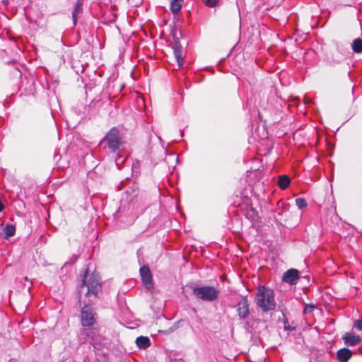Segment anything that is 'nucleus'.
<instances>
[{
  "label": "nucleus",
  "mask_w": 362,
  "mask_h": 362,
  "mask_svg": "<svg viewBox=\"0 0 362 362\" xmlns=\"http://www.w3.org/2000/svg\"><path fill=\"white\" fill-rule=\"evenodd\" d=\"M351 47L355 53H361L362 52V39H355L351 44Z\"/></svg>",
  "instance_id": "a211bd4d"
},
{
  "label": "nucleus",
  "mask_w": 362,
  "mask_h": 362,
  "mask_svg": "<svg viewBox=\"0 0 362 362\" xmlns=\"http://www.w3.org/2000/svg\"><path fill=\"white\" fill-rule=\"evenodd\" d=\"M95 313L88 303H85L81 311V322L83 327H91L95 323Z\"/></svg>",
  "instance_id": "39448f33"
},
{
  "label": "nucleus",
  "mask_w": 362,
  "mask_h": 362,
  "mask_svg": "<svg viewBox=\"0 0 362 362\" xmlns=\"http://www.w3.org/2000/svg\"><path fill=\"white\" fill-rule=\"evenodd\" d=\"M4 209V205L3 203L0 201V212H1Z\"/></svg>",
  "instance_id": "393cba45"
},
{
  "label": "nucleus",
  "mask_w": 362,
  "mask_h": 362,
  "mask_svg": "<svg viewBox=\"0 0 362 362\" xmlns=\"http://www.w3.org/2000/svg\"><path fill=\"white\" fill-rule=\"evenodd\" d=\"M4 238L5 239H8V238L12 237L15 235L16 228L14 226H13L11 224H7L4 229Z\"/></svg>",
  "instance_id": "f3484780"
},
{
  "label": "nucleus",
  "mask_w": 362,
  "mask_h": 362,
  "mask_svg": "<svg viewBox=\"0 0 362 362\" xmlns=\"http://www.w3.org/2000/svg\"><path fill=\"white\" fill-rule=\"evenodd\" d=\"M88 274V269H86L84 272V277L82 281V284L78 288V300L81 301L82 295L84 294L88 298V302H91L93 299L97 297L98 292L100 288V284L99 280L95 277H90L88 282H86V278Z\"/></svg>",
  "instance_id": "f03ea898"
},
{
  "label": "nucleus",
  "mask_w": 362,
  "mask_h": 362,
  "mask_svg": "<svg viewBox=\"0 0 362 362\" xmlns=\"http://www.w3.org/2000/svg\"><path fill=\"white\" fill-rule=\"evenodd\" d=\"M296 204L300 209L307 206V202L305 199L301 197L296 199Z\"/></svg>",
  "instance_id": "412c9836"
},
{
  "label": "nucleus",
  "mask_w": 362,
  "mask_h": 362,
  "mask_svg": "<svg viewBox=\"0 0 362 362\" xmlns=\"http://www.w3.org/2000/svg\"><path fill=\"white\" fill-rule=\"evenodd\" d=\"M120 158H121V156L118 153L117 158L115 160L117 165L119 164L118 163H119Z\"/></svg>",
  "instance_id": "bb28decb"
},
{
  "label": "nucleus",
  "mask_w": 362,
  "mask_h": 362,
  "mask_svg": "<svg viewBox=\"0 0 362 362\" xmlns=\"http://www.w3.org/2000/svg\"><path fill=\"white\" fill-rule=\"evenodd\" d=\"M82 6L83 1L77 0L76 3L74 5V10L72 12V19L74 25H76L77 24L78 15L82 12Z\"/></svg>",
  "instance_id": "ddd939ff"
},
{
  "label": "nucleus",
  "mask_w": 362,
  "mask_h": 362,
  "mask_svg": "<svg viewBox=\"0 0 362 362\" xmlns=\"http://www.w3.org/2000/svg\"><path fill=\"white\" fill-rule=\"evenodd\" d=\"M299 273L296 269H289L284 274L282 280L291 286L296 285L300 278Z\"/></svg>",
  "instance_id": "6e6552de"
},
{
  "label": "nucleus",
  "mask_w": 362,
  "mask_h": 362,
  "mask_svg": "<svg viewBox=\"0 0 362 362\" xmlns=\"http://www.w3.org/2000/svg\"><path fill=\"white\" fill-rule=\"evenodd\" d=\"M255 300L257 307L263 312L274 310L276 306L274 291L265 286L257 288Z\"/></svg>",
  "instance_id": "f257e3e1"
},
{
  "label": "nucleus",
  "mask_w": 362,
  "mask_h": 362,
  "mask_svg": "<svg viewBox=\"0 0 362 362\" xmlns=\"http://www.w3.org/2000/svg\"><path fill=\"white\" fill-rule=\"evenodd\" d=\"M173 54L175 57L178 66L180 67L184 62V57L182 56V45L178 40H175L173 45Z\"/></svg>",
  "instance_id": "9b49d317"
},
{
  "label": "nucleus",
  "mask_w": 362,
  "mask_h": 362,
  "mask_svg": "<svg viewBox=\"0 0 362 362\" xmlns=\"http://www.w3.org/2000/svg\"><path fill=\"white\" fill-rule=\"evenodd\" d=\"M104 142L109 150L112 153L119 151L123 144L122 138L119 134V131L117 127H112L102 139L101 143Z\"/></svg>",
  "instance_id": "7ed1b4c3"
},
{
  "label": "nucleus",
  "mask_w": 362,
  "mask_h": 362,
  "mask_svg": "<svg viewBox=\"0 0 362 362\" xmlns=\"http://www.w3.org/2000/svg\"><path fill=\"white\" fill-rule=\"evenodd\" d=\"M254 321L259 322V319H256V320L251 319V320H247V322L245 323V329L246 330H247V331L253 330V322H254Z\"/></svg>",
  "instance_id": "4be33fe9"
},
{
  "label": "nucleus",
  "mask_w": 362,
  "mask_h": 362,
  "mask_svg": "<svg viewBox=\"0 0 362 362\" xmlns=\"http://www.w3.org/2000/svg\"><path fill=\"white\" fill-rule=\"evenodd\" d=\"M1 1L4 5H6L8 3V0H2Z\"/></svg>",
  "instance_id": "cd10ccee"
},
{
  "label": "nucleus",
  "mask_w": 362,
  "mask_h": 362,
  "mask_svg": "<svg viewBox=\"0 0 362 362\" xmlns=\"http://www.w3.org/2000/svg\"><path fill=\"white\" fill-rule=\"evenodd\" d=\"M202 1L209 8H215L219 4V0H202Z\"/></svg>",
  "instance_id": "aec40b11"
},
{
  "label": "nucleus",
  "mask_w": 362,
  "mask_h": 362,
  "mask_svg": "<svg viewBox=\"0 0 362 362\" xmlns=\"http://www.w3.org/2000/svg\"><path fill=\"white\" fill-rule=\"evenodd\" d=\"M342 339L344 344L347 346H354L360 343L361 339L358 335L354 334L353 333L346 332Z\"/></svg>",
  "instance_id": "9d476101"
},
{
  "label": "nucleus",
  "mask_w": 362,
  "mask_h": 362,
  "mask_svg": "<svg viewBox=\"0 0 362 362\" xmlns=\"http://www.w3.org/2000/svg\"><path fill=\"white\" fill-rule=\"evenodd\" d=\"M238 314L240 319H245L248 317L250 314L249 303L246 296L242 297L241 300L237 305Z\"/></svg>",
  "instance_id": "1a4fd4ad"
},
{
  "label": "nucleus",
  "mask_w": 362,
  "mask_h": 362,
  "mask_svg": "<svg viewBox=\"0 0 362 362\" xmlns=\"http://www.w3.org/2000/svg\"><path fill=\"white\" fill-rule=\"evenodd\" d=\"M183 0H171L170 10L174 13H178L182 6Z\"/></svg>",
  "instance_id": "2eb2a0df"
},
{
  "label": "nucleus",
  "mask_w": 362,
  "mask_h": 362,
  "mask_svg": "<svg viewBox=\"0 0 362 362\" xmlns=\"http://www.w3.org/2000/svg\"><path fill=\"white\" fill-rule=\"evenodd\" d=\"M98 336V331L96 328L84 327V328L81 329V330L79 341L81 343L88 342L90 344H93L95 341H97Z\"/></svg>",
  "instance_id": "423d86ee"
},
{
  "label": "nucleus",
  "mask_w": 362,
  "mask_h": 362,
  "mask_svg": "<svg viewBox=\"0 0 362 362\" xmlns=\"http://www.w3.org/2000/svg\"><path fill=\"white\" fill-rule=\"evenodd\" d=\"M354 327L358 330L362 331V316L361 317L360 319L354 321Z\"/></svg>",
  "instance_id": "5701e85b"
},
{
  "label": "nucleus",
  "mask_w": 362,
  "mask_h": 362,
  "mask_svg": "<svg viewBox=\"0 0 362 362\" xmlns=\"http://www.w3.org/2000/svg\"><path fill=\"white\" fill-rule=\"evenodd\" d=\"M245 216L250 221H253L257 218L258 214L257 211L254 208L250 207V209L246 210Z\"/></svg>",
  "instance_id": "6ab92c4d"
},
{
  "label": "nucleus",
  "mask_w": 362,
  "mask_h": 362,
  "mask_svg": "<svg viewBox=\"0 0 362 362\" xmlns=\"http://www.w3.org/2000/svg\"><path fill=\"white\" fill-rule=\"evenodd\" d=\"M314 308L315 307L313 305H307L304 308L303 313H311L313 311Z\"/></svg>",
  "instance_id": "b1692460"
},
{
  "label": "nucleus",
  "mask_w": 362,
  "mask_h": 362,
  "mask_svg": "<svg viewBox=\"0 0 362 362\" xmlns=\"http://www.w3.org/2000/svg\"><path fill=\"white\" fill-rule=\"evenodd\" d=\"M290 182H291L290 178L288 177V176H287L286 175H281L279 177L278 185H279V188L281 189H286L288 187Z\"/></svg>",
  "instance_id": "dca6fc26"
},
{
  "label": "nucleus",
  "mask_w": 362,
  "mask_h": 362,
  "mask_svg": "<svg viewBox=\"0 0 362 362\" xmlns=\"http://www.w3.org/2000/svg\"><path fill=\"white\" fill-rule=\"evenodd\" d=\"M139 272L142 283L145 288L148 290L153 288L152 274L149 267L146 265H144L140 268Z\"/></svg>",
  "instance_id": "0eeeda50"
},
{
  "label": "nucleus",
  "mask_w": 362,
  "mask_h": 362,
  "mask_svg": "<svg viewBox=\"0 0 362 362\" xmlns=\"http://www.w3.org/2000/svg\"><path fill=\"white\" fill-rule=\"evenodd\" d=\"M136 344L139 349H145L150 346L151 341L148 337L140 336L136 339Z\"/></svg>",
  "instance_id": "4468645a"
},
{
  "label": "nucleus",
  "mask_w": 362,
  "mask_h": 362,
  "mask_svg": "<svg viewBox=\"0 0 362 362\" xmlns=\"http://www.w3.org/2000/svg\"><path fill=\"white\" fill-rule=\"evenodd\" d=\"M285 329H289V330H293V329H294V328H293V327H290L289 325H288V326H287L286 324H285Z\"/></svg>",
  "instance_id": "a878e982"
},
{
  "label": "nucleus",
  "mask_w": 362,
  "mask_h": 362,
  "mask_svg": "<svg viewBox=\"0 0 362 362\" xmlns=\"http://www.w3.org/2000/svg\"><path fill=\"white\" fill-rule=\"evenodd\" d=\"M352 356V351L347 348H342L337 353V358L339 362H347Z\"/></svg>",
  "instance_id": "f8f14e48"
},
{
  "label": "nucleus",
  "mask_w": 362,
  "mask_h": 362,
  "mask_svg": "<svg viewBox=\"0 0 362 362\" xmlns=\"http://www.w3.org/2000/svg\"><path fill=\"white\" fill-rule=\"evenodd\" d=\"M192 293L196 298L207 302L216 300L219 295V291L210 286H194Z\"/></svg>",
  "instance_id": "20e7f679"
}]
</instances>
